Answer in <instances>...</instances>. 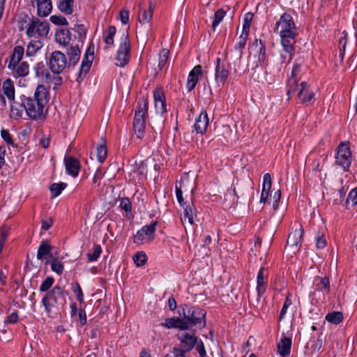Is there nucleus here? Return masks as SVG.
I'll list each match as a JSON object with an SVG mask.
<instances>
[{"label": "nucleus", "mask_w": 357, "mask_h": 357, "mask_svg": "<svg viewBox=\"0 0 357 357\" xmlns=\"http://www.w3.org/2000/svg\"><path fill=\"white\" fill-rule=\"evenodd\" d=\"M275 31L279 33L282 46V50L280 55L275 56V61L282 66L291 60L294 50V45L298 36L297 28L293 17L287 13L281 15L280 20L275 24Z\"/></svg>", "instance_id": "1"}, {"label": "nucleus", "mask_w": 357, "mask_h": 357, "mask_svg": "<svg viewBox=\"0 0 357 357\" xmlns=\"http://www.w3.org/2000/svg\"><path fill=\"white\" fill-rule=\"evenodd\" d=\"M48 91L44 85H38L33 97L24 96L25 112L31 119H41L45 116V106L47 103Z\"/></svg>", "instance_id": "2"}, {"label": "nucleus", "mask_w": 357, "mask_h": 357, "mask_svg": "<svg viewBox=\"0 0 357 357\" xmlns=\"http://www.w3.org/2000/svg\"><path fill=\"white\" fill-rule=\"evenodd\" d=\"M67 293L59 286L56 285L47 292L42 299L46 313L50 316L56 314L66 303Z\"/></svg>", "instance_id": "3"}, {"label": "nucleus", "mask_w": 357, "mask_h": 357, "mask_svg": "<svg viewBox=\"0 0 357 357\" xmlns=\"http://www.w3.org/2000/svg\"><path fill=\"white\" fill-rule=\"evenodd\" d=\"M287 93L289 96L295 95L300 102L306 105H310L313 98L314 93L306 82L298 83L296 79L289 78L287 86Z\"/></svg>", "instance_id": "4"}, {"label": "nucleus", "mask_w": 357, "mask_h": 357, "mask_svg": "<svg viewBox=\"0 0 357 357\" xmlns=\"http://www.w3.org/2000/svg\"><path fill=\"white\" fill-rule=\"evenodd\" d=\"M155 115L151 116V126L155 133L161 132L165 119L163 114L166 112L165 96L161 89H157L153 93Z\"/></svg>", "instance_id": "5"}, {"label": "nucleus", "mask_w": 357, "mask_h": 357, "mask_svg": "<svg viewBox=\"0 0 357 357\" xmlns=\"http://www.w3.org/2000/svg\"><path fill=\"white\" fill-rule=\"evenodd\" d=\"M181 317H183V322L186 326V329H188L194 326L198 325L199 327L202 328L205 326V316L206 312L197 307H188L185 305L179 311Z\"/></svg>", "instance_id": "6"}, {"label": "nucleus", "mask_w": 357, "mask_h": 357, "mask_svg": "<svg viewBox=\"0 0 357 357\" xmlns=\"http://www.w3.org/2000/svg\"><path fill=\"white\" fill-rule=\"evenodd\" d=\"M148 100L145 98H142L138 102L133 120V128L137 137L139 139L144 137L146 128L145 116L148 114Z\"/></svg>", "instance_id": "7"}, {"label": "nucleus", "mask_w": 357, "mask_h": 357, "mask_svg": "<svg viewBox=\"0 0 357 357\" xmlns=\"http://www.w3.org/2000/svg\"><path fill=\"white\" fill-rule=\"evenodd\" d=\"M49 31L50 24L48 22L41 21L37 17H32L29 20V26L26 30V35L29 38H45L47 36Z\"/></svg>", "instance_id": "8"}, {"label": "nucleus", "mask_w": 357, "mask_h": 357, "mask_svg": "<svg viewBox=\"0 0 357 357\" xmlns=\"http://www.w3.org/2000/svg\"><path fill=\"white\" fill-rule=\"evenodd\" d=\"M49 66L52 72L56 75L62 73L66 68H68L65 54L60 51L52 52L49 58Z\"/></svg>", "instance_id": "9"}, {"label": "nucleus", "mask_w": 357, "mask_h": 357, "mask_svg": "<svg viewBox=\"0 0 357 357\" xmlns=\"http://www.w3.org/2000/svg\"><path fill=\"white\" fill-rule=\"evenodd\" d=\"M351 163V153L348 144L342 142L338 148L335 156V164L341 167L344 171L348 170Z\"/></svg>", "instance_id": "10"}, {"label": "nucleus", "mask_w": 357, "mask_h": 357, "mask_svg": "<svg viewBox=\"0 0 357 357\" xmlns=\"http://www.w3.org/2000/svg\"><path fill=\"white\" fill-rule=\"evenodd\" d=\"M130 57V41L128 33H123L121 36V42L117 52L116 64L119 66L123 67L129 61Z\"/></svg>", "instance_id": "11"}, {"label": "nucleus", "mask_w": 357, "mask_h": 357, "mask_svg": "<svg viewBox=\"0 0 357 357\" xmlns=\"http://www.w3.org/2000/svg\"><path fill=\"white\" fill-rule=\"evenodd\" d=\"M156 225L157 222H155L144 226L134 236V242L137 244L150 242L154 237Z\"/></svg>", "instance_id": "12"}, {"label": "nucleus", "mask_w": 357, "mask_h": 357, "mask_svg": "<svg viewBox=\"0 0 357 357\" xmlns=\"http://www.w3.org/2000/svg\"><path fill=\"white\" fill-rule=\"evenodd\" d=\"M178 338L181 342V347L178 349L183 351V355L195 346L197 340H198L194 333H190L185 331L179 333L178 334Z\"/></svg>", "instance_id": "13"}, {"label": "nucleus", "mask_w": 357, "mask_h": 357, "mask_svg": "<svg viewBox=\"0 0 357 357\" xmlns=\"http://www.w3.org/2000/svg\"><path fill=\"white\" fill-rule=\"evenodd\" d=\"M303 236V229L298 228L291 231L287 238L286 250L295 254L299 250V244Z\"/></svg>", "instance_id": "14"}, {"label": "nucleus", "mask_w": 357, "mask_h": 357, "mask_svg": "<svg viewBox=\"0 0 357 357\" xmlns=\"http://www.w3.org/2000/svg\"><path fill=\"white\" fill-rule=\"evenodd\" d=\"M192 182V181H190L189 178L185 176L181 177L179 182L176 183V195L179 204H181L183 202V191H190L191 193L193 192L194 188L190 185Z\"/></svg>", "instance_id": "15"}, {"label": "nucleus", "mask_w": 357, "mask_h": 357, "mask_svg": "<svg viewBox=\"0 0 357 357\" xmlns=\"http://www.w3.org/2000/svg\"><path fill=\"white\" fill-rule=\"evenodd\" d=\"M180 205L183 209V215L181 217L183 224L185 227V223L188 222L190 225H192L194 224L195 218H196V209L193 203L183 202Z\"/></svg>", "instance_id": "16"}, {"label": "nucleus", "mask_w": 357, "mask_h": 357, "mask_svg": "<svg viewBox=\"0 0 357 357\" xmlns=\"http://www.w3.org/2000/svg\"><path fill=\"white\" fill-rule=\"evenodd\" d=\"M229 75V71L225 63L221 61L220 59H217L215 70V79L217 84L218 86L223 84L228 78Z\"/></svg>", "instance_id": "17"}, {"label": "nucleus", "mask_w": 357, "mask_h": 357, "mask_svg": "<svg viewBox=\"0 0 357 357\" xmlns=\"http://www.w3.org/2000/svg\"><path fill=\"white\" fill-rule=\"evenodd\" d=\"M93 59V52L89 53V50L85 53L79 68L77 81L81 82L84 79L88 72L89 71L92 61Z\"/></svg>", "instance_id": "18"}, {"label": "nucleus", "mask_w": 357, "mask_h": 357, "mask_svg": "<svg viewBox=\"0 0 357 357\" xmlns=\"http://www.w3.org/2000/svg\"><path fill=\"white\" fill-rule=\"evenodd\" d=\"M8 68L12 71V75L16 78L26 77L29 73V64L25 61L8 63Z\"/></svg>", "instance_id": "19"}, {"label": "nucleus", "mask_w": 357, "mask_h": 357, "mask_svg": "<svg viewBox=\"0 0 357 357\" xmlns=\"http://www.w3.org/2000/svg\"><path fill=\"white\" fill-rule=\"evenodd\" d=\"M31 3L37 7V14L40 17H47L52 10L51 0H31Z\"/></svg>", "instance_id": "20"}, {"label": "nucleus", "mask_w": 357, "mask_h": 357, "mask_svg": "<svg viewBox=\"0 0 357 357\" xmlns=\"http://www.w3.org/2000/svg\"><path fill=\"white\" fill-rule=\"evenodd\" d=\"M66 54L68 58V69L71 67H74L79 61L81 55V50L79 45L76 44L75 45H71L66 49Z\"/></svg>", "instance_id": "21"}, {"label": "nucleus", "mask_w": 357, "mask_h": 357, "mask_svg": "<svg viewBox=\"0 0 357 357\" xmlns=\"http://www.w3.org/2000/svg\"><path fill=\"white\" fill-rule=\"evenodd\" d=\"M202 67L200 65L195 66L190 72L186 84L188 91H191L195 88L199 80V77L202 75Z\"/></svg>", "instance_id": "22"}, {"label": "nucleus", "mask_w": 357, "mask_h": 357, "mask_svg": "<svg viewBox=\"0 0 357 357\" xmlns=\"http://www.w3.org/2000/svg\"><path fill=\"white\" fill-rule=\"evenodd\" d=\"M251 50L255 53V56L258 58V62L261 65L264 63L266 58V47L261 40H256L253 43Z\"/></svg>", "instance_id": "23"}, {"label": "nucleus", "mask_w": 357, "mask_h": 357, "mask_svg": "<svg viewBox=\"0 0 357 357\" xmlns=\"http://www.w3.org/2000/svg\"><path fill=\"white\" fill-rule=\"evenodd\" d=\"M64 162L67 172L73 177L77 176L79 170V161L73 157H66Z\"/></svg>", "instance_id": "24"}, {"label": "nucleus", "mask_w": 357, "mask_h": 357, "mask_svg": "<svg viewBox=\"0 0 357 357\" xmlns=\"http://www.w3.org/2000/svg\"><path fill=\"white\" fill-rule=\"evenodd\" d=\"M25 111L24 96L20 97V101H13L10 105V116L14 119L20 118Z\"/></svg>", "instance_id": "25"}, {"label": "nucleus", "mask_w": 357, "mask_h": 357, "mask_svg": "<svg viewBox=\"0 0 357 357\" xmlns=\"http://www.w3.org/2000/svg\"><path fill=\"white\" fill-rule=\"evenodd\" d=\"M271 177L270 174L266 173L263 177L262 190L260 197V203L265 204L269 196V191L271 188Z\"/></svg>", "instance_id": "26"}, {"label": "nucleus", "mask_w": 357, "mask_h": 357, "mask_svg": "<svg viewBox=\"0 0 357 357\" xmlns=\"http://www.w3.org/2000/svg\"><path fill=\"white\" fill-rule=\"evenodd\" d=\"M208 124V115L206 112H202L199 117L196 119L194 127L197 133L203 134L206 132Z\"/></svg>", "instance_id": "27"}, {"label": "nucleus", "mask_w": 357, "mask_h": 357, "mask_svg": "<svg viewBox=\"0 0 357 357\" xmlns=\"http://www.w3.org/2000/svg\"><path fill=\"white\" fill-rule=\"evenodd\" d=\"M265 278L266 275L264 274V268H262L259 270L258 274H257V294H258V301L259 300L260 297L264 294V293L266 291V282H265Z\"/></svg>", "instance_id": "28"}, {"label": "nucleus", "mask_w": 357, "mask_h": 357, "mask_svg": "<svg viewBox=\"0 0 357 357\" xmlns=\"http://www.w3.org/2000/svg\"><path fill=\"white\" fill-rule=\"evenodd\" d=\"M291 345V340L288 337H284L278 344V353L282 356L289 355L290 353Z\"/></svg>", "instance_id": "29"}, {"label": "nucleus", "mask_w": 357, "mask_h": 357, "mask_svg": "<svg viewBox=\"0 0 357 357\" xmlns=\"http://www.w3.org/2000/svg\"><path fill=\"white\" fill-rule=\"evenodd\" d=\"M59 9L66 15H70L73 12L74 0H58Z\"/></svg>", "instance_id": "30"}, {"label": "nucleus", "mask_w": 357, "mask_h": 357, "mask_svg": "<svg viewBox=\"0 0 357 357\" xmlns=\"http://www.w3.org/2000/svg\"><path fill=\"white\" fill-rule=\"evenodd\" d=\"M55 38L58 43L65 45L70 40V31L66 29H61L56 32Z\"/></svg>", "instance_id": "31"}, {"label": "nucleus", "mask_w": 357, "mask_h": 357, "mask_svg": "<svg viewBox=\"0 0 357 357\" xmlns=\"http://www.w3.org/2000/svg\"><path fill=\"white\" fill-rule=\"evenodd\" d=\"M2 90L4 95L10 100H14L15 88L13 82L10 79H7L3 83Z\"/></svg>", "instance_id": "32"}, {"label": "nucleus", "mask_w": 357, "mask_h": 357, "mask_svg": "<svg viewBox=\"0 0 357 357\" xmlns=\"http://www.w3.org/2000/svg\"><path fill=\"white\" fill-rule=\"evenodd\" d=\"M183 322V318H168L165 319V326L169 328H179L182 330H186V326Z\"/></svg>", "instance_id": "33"}, {"label": "nucleus", "mask_w": 357, "mask_h": 357, "mask_svg": "<svg viewBox=\"0 0 357 357\" xmlns=\"http://www.w3.org/2000/svg\"><path fill=\"white\" fill-rule=\"evenodd\" d=\"M52 249V247L47 241H43L38 249L37 259L39 260L45 259L50 254Z\"/></svg>", "instance_id": "34"}, {"label": "nucleus", "mask_w": 357, "mask_h": 357, "mask_svg": "<svg viewBox=\"0 0 357 357\" xmlns=\"http://www.w3.org/2000/svg\"><path fill=\"white\" fill-rule=\"evenodd\" d=\"M43 46L40 40H33L27 45L26 54L28 56H33Z\"/></svg>", "instance_id": "35"}, {"label": "nucleus", "mask_w": 357, "mask_h": 357, "mask_svg": "<svg viewBox=\"0 0 357 357\" xmlns=\"http://www.w3.org/2000/svg\"><path fill=\"white\" fill-rule=\"evenodd\" d=\"M24 50L23 47L16 46L13 50V52L10 56L9 63H17L20 62L24 55Z\"/></svg>", "instance_id": "36"}, {"label": "nucleus", "mask_w": 357, "mask_h": 357, "mask_svg": "<svg viewBox=\"0 0 357 357\" xmlns=\"http://www.w3.org/2000/svg\"><path fill=\"white\" fill-rule=\"evenodd\" d=\"M153 6L152 3H150L149 8L148 10H144L142 12V15L139 17V21L140 23L145 24L149 23L153 17Z\"/></svg>", "instance_id": "37"}, {"label": "nucleus", "mask_w": 357, "mask_h": 357, "mask_svg": "<svg viewBox=\"0 0 357 357\" xmlns=\"http://www.w3.org/2000/svg\"><path fill=\"white\" fill-rule=\"evenodd\" d=\"M50 263L51 269L52 271L56 273L59 275H61L63 271V264L58 260L56 257H51L49 261H46V264Z\"/></svg>", "instance_id": "38"}, {"label": "nucleus", "mask_w": 357, "mask_h": 357, "mask_svg": "<svg viewBox=\"0 0 357 357\" xmlns=\"http://www.w3.org/2000/svg\"><path fill=\"white\" fill-rule=\"evenodd\" d=\"M326 319L333 324H339L343 319V314L341 312H333L326 316Z\"/></svg>", "instance_id": "39"}, {"label": "nucleus", "mask_w": 357, "mask_h": 357, "mask_svg": "<svg viewBox=\"0 0 357 357\" xmlns=\"http://www.w3.org/2000/svg\"><path fill=\"white\" fill-rule=\"evenodd\" d=\"M34 70L37 77L40 78H48L50 77L47 70L43 64V63L40 62L36 65L34 67Z\"/></svg>", "instance_id": "40"}, {"label": "nucleus", "mask_w": 357, "mask_h": 357, "mask_svg": "<svg viewBox=\"0 0 357 357\" xmlns=\"http://www.w3.org/2000/svg\"><path fill=\"white\" fill-rule=\"evenodd\" d=\"M226 13L225 11L220 8L218 9L214 15L213 20L212 22V29L213 31L215 30L216 27L218 26V24L220 23V22L223 20Z\"/></svg>", "instance_id": "41"}, {"label": "nucleus", "mask_w": 357, "mask_h": 357, "mask_svg": "<svg viewBox=\"0 0 357 357\" xmlns=\"http://www.w3.org/2000/svg\"><path fill=\"white\" fill-rule=\"evenodd\" d=\"M67 186V184L65 183H53L50 185V190L54 197H56L59 195L63 190H64Z\"/></svg>", "instance_id": "42"}, {"label": "nucleus", "mask_w": 357, "mask_h": 357, "mask_svg": "<svg viewBox=\"0 0 357 357\" xmlns=\"http://www.w3.org/2000/svg\"><path fill=\"white\" fill-rule=\"evenodd\" d=\"M248 36V34L242 32L241 35L238 37L234 49L243 52V50L246 45Z\"/></svg>", "instance_id": "43"}, {"label": "nucleus", "mask_w": 357, "mask_h": 357, "mask_svg": "<svg viewBox=\"0 0 357 357\" xmlns=\"http://www.w3.org/2000/svg\"><path fill=\"white\" fill-rule=\"evenodd\" d=\"M169 52L167 49H162L159 53V63L158 67L162 70L167 61Z\"/></svg>", "instance_id": "44"}, {"label": "nucleus", "mask_w": 357, "mask_h": 357, "mask_svg": "<svg viewBox=\"0 0 357 357\" xmlns=\"http://www.w3.org/2000/svg\"><path fill=\"white\" fill-rule=\"evenodd\" d=\"M146 260V255L143 252H138L133 256V261L137 266L144 265Z\"/></svg>", "instance_id": "45"}, {"label": "nucleus", "mask_w": 357, "mask_h": 357, "mask_svg": "<svg viewBox=\"0 0 357 357\" xmlns=\"http://www.w3.org/2000/svg\"><path fill=\"white\" fill-rule=\"evenodd\" d=\"M107 148L105 144H100L97 147V157L100 162L105 161L107 157Z\"/></svg>", "instance_id": "46"}, {"label": "nucleus", "mask_w": 357, "mask_h": 357, "mask_svg": "<svg viewBox=\"0 0 357 357\" xmlns=\"http://www.w3.org/2000/svg\"><path fill=\"white\" fill-rule=\"evenodd\" d=\"M253 15L250 13H246L244 17V23L243 26V33H249Z\"/></svg>", "instance_id": "47"}, {"label": "nucleus", "mask_w": 357, "mask_h": 357, "mask_svg": "<svg viewBox=\"0 0 357 357\" xmlns=\"http://www.w3.org/2000/svg\"><path fill=\"white\" fill-rule=\"evenodd\" d=\"M102 252V248L100 245H96L93 248V251L92 253H88L87 257L88 260L90 261H96L97 259L99 257L100 253Z\"/></svg>", "instance_id": "48"}, {"label": "nucleus", "mask_w": 357, "mask_h": 357, "mask_svg": "<svg viewBox=\"0 0 357 357\" xmlns=\"http://www.w3.org/2000/svg\"><path fill=\"white\" fill-rule=\"evenodd\" d=\"M116 29L114 26H110L108 28V34L105 38V43L107 45H113L114 43V36L116 33Z\"/></svg>", "instance_id": "49"}, {"label": "nucleus", "mask_w": 357, "mask_h": 357, "mask_svg": "<svg viewBox=\"0 0 357 357\" xmlns=\"http://www.w3.org/2000/svg\"><path fill=\"white\" fill-rule=\"evenodd\" d=\"M330 287L329 279L327 277H324L320 279V282L317 284V288L324 291L328 292Z\"/></svg>", "instance_id": "50"}, {"label": "nucleus", "mask_w": 357, "mask_h": 357, "mask_svg": "<svg viewBox=\"0 0 357 357\" xmlns=\"http://www.w3.org/2000/svg\"><path fill=\"white\" fill-rule=\"evenodd\" d=\"M346 204L347 206L350 204H351L352 206L357 204V188L353 189L349 192Z\"/></svg>", "instance_id": "51"}, {"label": "nucleus", "mask_w": 357, "mask_h": 357, "mask_svg": "<svg viewBox=\"0 0 357 357\" xmlns=\"http://www.w3.org/2000/svg\"><path fill=\"white\" fill-rule=\"evenodd\" d=\"M50 21L56 25H68V24L67 20L61 15H52L50 17Z\"/></svg>", "instance_id": "52"}, {"label": "nucleus", "mask_w": 357, "mask_h": 357, "mask_svg": "<svg viewBox=\"0 0 357 357\" xmlns=\"http://www.w3.org/2000/svg\"><path fill=\"white\" fill-rule=\"evenodd\" d=\"M242 54L243 52H241L238 50L234 49L231 51V59L233 61V63L235 66H238L241 63Z\"/></svg>", "instance_id": "53"}, {"label": "nucleus", "mask_w": 357, "mask_h": 357, "mask_svg": "<svg viewBox=\"0 0 357 357\" xmlns=\"http://www.w3.org/2000/svg\"><path fill=\"white\" fill-rule=\"evenodd\" d=\"M54 278L52 277L47 278L40 286V291H47L53 284Z\"/></svg>", "instance_id": "54"}, {"label": "nucleus", "mask_w": 357, "mask_h": 357, "mask_svg": "<svg viewBox=\"0 0 357 357\" xmlns=\"http://www.w3.org/2000/svg\"><path fill=\"white\" fill-rule=\"evenodd\" d=\"M119 206L126 212H130L132 209L131 202L128 198L124 197L120 199Z\"/></svg>", "instance_id": "55"}, {"label": "nucleus", "mask_w": 357, "mask_h": 357, "mask_svg": "<svg viewBox=\"0 0 357 357\" xmlns=\"http://www.w3.org/2000/svg\"><path fill=\"white\" fill-rule=\"evenodd\" d=\"M195 345H196V350L199 353L200 357H206V351L205 350V347H204L203 342L201 340H197Z\"/></svg>", "instance_id": "56"}, {"label": "nucleus", "mask_w": 357, "mask_h": 357, "mask_svg": "<svg viewBox=\"0 0 357 357\" xmlns=\"http://www.w3.org/2000/svg\"><path fill=\"white\" fill-rule=\"evenodd\" d=\"M30 19L27 15H25L22 20L18 21V27L20 31L28 29L29 20Z\"/></svg>", "instance_id": "57"}, {"label": "nucleus", "mask_w": 357, "mask_h": 357, "mask_svg": "<svg viewBox=\"0 0 357 357\" xmlns=\"http://www.w3.org/2000/svg\"><path fill=\"white\" fill-rule=\"evenodd\" d=\"M1 135L2 139L8 144H13V142L8 130L2 129L1 131Z\"/></svg>", "instance_id": "58"}, {"label": "nucleus", "mask_w": 357, "mask_h": 357, "mask_svg": "<svg viewBox=\"0 0 357 357\" xmlns=\"http://www.w3.org/2000/svg\"><path fill=\"white\" fill-rule=\"evenodd\" d=\"M120 20L123 24H126L129 22V11L127 10H122L120 12Z\"/></svg>", "instance_id": "59"}, {"label": "nucleus", "mask_w": 357, "mask_h": 357, "mask_svg": "<svg viewBox=\"0 0 357 357\" xmlns=\"http://www.w3.org/2000/svg\"><path fill=\"white\" fill-rule=\"evenodd\" d=\"M326 245V241L324 236H319L317 238L316 246L319 249H323Z\"/></svg>", "instance_id": "60"}, {"label": "nucleus", "mask_w": 357, "mask_h": 357, "mask_svg": "<svg viewBox=\"0 0 357 357\" xmlns=\"http://www.w3.org/2000/svg\"><path fill=\"white\" fill-rule=\"evenodd\" d=\"M18 320V315L16 312H12L5 321V323L7 324H15Z\"/></svg>", "instance_id": "61"}, {"label": "nucleus", "mask_w": 357, "mask_h": 357, "mask_svg": "<svg viewBox=\"0 0 357 357\" xmlns=\"http://www.w3.org/2000/svg\"><path fill=\"white\" fill-rule=\"evenodd\" d=\"M165 357H185V355H183L182 351L175 347L172 351V354H167Z\"/></svg>", "instance_id": "62"}, {"label": "nucleus", "mask_w": 357, "mask_h": 357, "mask_svg": "<svg viewBox=\"0 0 357 357\" xmlns=\"http://www.w3.org/2000/svg\"><path fill=\"white\" fill-rule=\"evenodd\" d=\"M5 154H6V147L4 146H0V169L3 167L5 163Z\"/></svg>", "instance_id": "63"}, {"label": "nucleus", "mask_w": 357, "mask_h": 357, "mask_svg": "<svg viewBox=\"0 0 357 357\" xmlns=\"http://www.w3.org/2000/svg\"><path fill=\"white\" fill-rule=\"evenodd\" d=\"M74 30L79 33V36L86 34V29L83 24H77L75 26Z\"/></svg>", "instance_id": "64"}]
</instances>
